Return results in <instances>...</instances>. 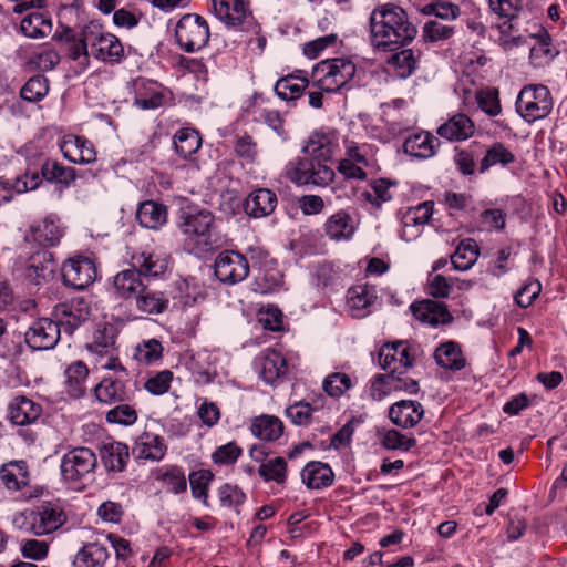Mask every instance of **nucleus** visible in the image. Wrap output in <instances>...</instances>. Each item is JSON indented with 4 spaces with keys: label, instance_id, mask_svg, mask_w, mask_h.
<instances>
[{
    "label": "nucleus",
    "instance_id": "nucleus-1",
    "mask_svg": "<svg viewBox=\"0 0 567 567\" xmlns=\"http://www.w3.org/2000/svg\"><path fill=\"white\" fill-rule=\"evenodd\" d=\"M416 34V27L401 7L383 4L370 14L371 44L378 51H395L412 42Z\"/></svg>",
    "mask_w": 567,
    "mask_h": 567
},
{
    "label": "nucleus",
    "instance_id": "nucleus-2",
    "mask_svg": "<svg viewBox=\"0 0 567 567\" xmlns=\"http://www.w3.org/2000/svg\"><path fill=\"white\" fill-rule=\"evenodd\" d=\"M216 218L205 208L186 206L178 216V229L192 246L207 250L216 241Z\"/></svg>",
    "mask_w": 567,
    "mask_h": 567
},
{
    "label": "nucleus",
    "instance_id": "nucleus-3",
    "mask_svg": "<svg viewBox=\"0 0 567 567\" xmlns=\"http://www.w3.org/2000/svg\"><path fill=\"white\" fill-rule=\"evenodd\" d=\"M66 522V514L58 502H42L33 508L17 513L12 524L14 528L43 536L59 529Z\"/></svg>",
    "mask_w": 567,
    "mask_h": 567
},
{
    "label": "nucleus",
    "instance_id": "nucleus-4",
    "mask_svg": "<svg viewBox=\"0 0 567 567\" xmlns=\"http://www.w3.org/2000/svg\"><path fill=\"white\" fill-rule=\"evenodd\" d=\"M97 457L93 450L85 446L73 447L61 458L62 480L72 485H84L94 478Z\"/></svg>",
    "mask_w": 567,
    "mask_h": 567
},
{
    "label": "nucleus",
    "instance_id": "nucleus-5",
    "mask_svg": "<svg viewBox=\"0 0 567 567\" xmlns=\"http://www.w3.org/2000/svg\"><path fill=\"white\" fill-rule=\"evenodd\" d=\"M285 175L288 179L299 186H327L334 178V172L326 163L303 155L290 161L285 168Z\"/></svg>",
    "mask_w": 567,
    "mask_h": 567
},
{
    "label": "nucleus",
    "instance_id": "nucleus-6",
    "mask_svg": "<svg viewBox=\"0 0 567 567\" xmlns=\"http://www.w3.org/2000/svg\"><path fill=\"white\" fill-rule=\"evenodd\" d=\"M355 64L344 58L323 60L313 69L317 85L326 93H333L343 87L355 74Z\"/></svg>",
    "mask_w": 567,
    "mask_h": 567
},
{
    "label": "nucleus",
    "instance_id": "nucleus-7",
    "mask_svg": "<svg viewBox=\"0 0 567 567\" xmlns=\"http://www.w3.org/2000/svg\"><path fill=\"white\" fill-rule=\"evenodd\" d=\"M517 113L528 123L546 117L553 109L548 89L542 84H529L522 89L516 100Z\"/></svg>",
    "mask_w": 567,
    "mask_h": 567
},
{
    "label": "nucleus",
    "instance_id": "nucleus-8",
    "mask_svg": "<svg viewBox=\"0 0 567 567\" xmlns=\"http://www.w3.org/2000/svg\"><path fill=\"white\" fill-rule=\"evenodd\" d=\"M175 37L179 48L185 52L198 51L209 40L208 23L199 14H184L176 23Z\"/></svg>",
    "mask_w": 567,
    "mask_h": 567
},
{
    "label": "nucleus",
    "instance_id": "nucleus-9",
    "mask_svg": "<svg viewBox=\"0 0 567 567\" xmlns=\"http://www.w3.org/2000/svg\"><path fill=\"white\" fill-rule=\"evenodd\" d=\"M97 276L94 261L89 257L70 258L63 264L62 278L66 286L82 290L92 285Z\"/></svg>",
    "mask_w": 567,
    "mask_h": 567
},
{
    "label": "nucleus",
    "instance_id": "nucleus-10",
    "mask_svg": "<svg viewBox=\"0 0 567 567\" xmlns=\"http://www.w3.org/2000/svg\"><path fill=\"white\" fill-rule=\"evenodd\" d=\"M89 303L83 298H73L54 307L53 316L61 330L72 334L90 317Z\"/></svg>",
    "mask_w": 567,
    "mask_h": 567
},
{
    "label": "nucleus",
    "instance_id": "nucleus-11",
    "mask_svg": "<svg viewBox=\"0 0 567 567\" xmlns=\"http://www.w3.org/2000/svg\"><path fill=\"white\" fill-rule=\"evenodd\" d=\"M215 275L226 284H237L243 281L249 274L247 259L236 251L220 252L214 264Z\"/></svg>",
    "mask_w": 567,
    "mask_h": 567
},
{
    "label": "nucleus",
    "instance_id": "nucleus-12",
    "mask_svg": "<svg viewBox=\"0 0 567 567\" xmlns=\"http://www.w3.org/2000/svg\"><path fill=\"white\" fill-rule=\"evenodd\" d=\"M24 337L32 350H51L60 340L61 329L54 320L41 318L32 323Z\"/></svg>",
    "mask_w": 567,
    "mask_h": 567
},
{
    "label": "nucleus",
    "instance_id": "nucleus-13",
    "mask_svg": "<svg viewBox=\"0 0 567 567\" xmlns=\"http://www.w3.org/2000/svg\"><path fill=\"white\" fill-rule=\"evenodd\" d=\"M378 363L381 369L389 370V373L402 374L412 367L413 358L406 343L399 341L382 346L378 353Z\"/></svg>",
    "mask_w": 567,
    "mask_h": 567
},
{
    "label": "nucleus",
    "instance_id": "nucleus-14",
    "mask_svg": "<svg viewBox=\"0 0 567 567\" xmlns=\"http://www.w3.org/2000/svg\"><path fill=\"white\" fill-rule=\"evenodd\" d=\"M256 368L260 378L267 384H275L288 372L286 358L280 351L275 349L265 350L256 359Z\"/></svg>",
    "mask_w": 567,
    "mask_h": 567
},
{
    "label": "nucleus",
    "instance_id": "nucleus-15",
    "mask_svg": "<svg viewBox=\"0 0 567 567\" xmlns=\"http://www.w3.org/2000/svg\"><path fill=\"white\" fill-rule=\"evenodd\" d=\"M60 150L63 156L74 164L86 165L96 161L93 143L83 136L65 135L60 143Z\"/></svg>",
    "mask_w": 567,
    "mask_h": 567
},
{
    "label": "nucleus",
    "instance_id": "nucleus-16",
    "mask_svg": "<svg viewBox=\"0 0 567 567\" xmlns=\"http://www.w3.org/2000/svg\"><path fill=\"white\" fill-rule=\"evenodd\" d=\"M378 301L377 290L372 286L358 285L350 288L347 292L348 312L353 318H364L369 316Z\"/></svg>",
    "mask_w": 567,
    "mask_h": 567
},
{
    "label": "nucleus",
    "instance_id": "nucleus-17",
    "mask_svg": "<svg viewBox=\"0 0 567 567\" xmlns=\"http://www.w3.org/2000/svg\"><path fill=\"white\" fill-rule=\"evenodd\" d=\"M132 266L144 277H161L169 270L171 257L163 251H142L131 258Z\"/></svg>",
    "mask_w": 567,
    "mask_h": 567
},
{
    "label": "nucleus",
    "instance_id": "nucleus-18",
    "mask_svg": "<svg viewBox=\"0 0 567 567\" xmlns=\"http://www.w3.org/2000/svg\"><path fill=\"white\" fill-rule=\"evenodd\" d=\"M424 416V408L419 401L401 400L389 409V417L399 427H414Z\"/></svg>",
    "mask_w": 567,
    "mask_h": 567
},
{
    "label": "nucleus",
    "instance_id": "nucleus-19",
    "mask_svg": "<svg viewBox=\"0 0 567 567\" xmlns=\"http://www.w3.org/2000/svg\"><path fill=\"white\" fill-rule=\"evenodd\" d=\"M8 419L16 425L34 423L42 414V406L33 400L20 395L13 398L8 404Z\"/></svg>",
    "mask_w": 567,
    "mask_h": 567
},
{
    "label": "nucleus",
    "instance_id": "nucleus-20",
    "mask_svg": "<svg viewBox=\"0 0 567 567\" xmlns=\"http://www.w3.org/2000/svg\"><path fill=\"white\" fill-rule=\"evenodd\" d=\"M410 308L416 320L432 327L452 321V316L443 302L422 300L412 303Z\"/></svg>",
    "mask_w": 567,
    "mask_h": 567
},
{
    "label": "nucleus",
    "instance_id": "nucleus-21",
    "mask_svg": "<svg viewBox=\"0 0 567 567\" xmlns=\"http://www.w3.org/2000/svg\"><path fill=\"white\" fill-rule=\"evenodd\" d=\"M215 16L230 27L244 24L250 12L244 0H212Z\"/></svg>",
    "mask_w": 567,
    "mask_h": 567
},
{
    "label": "nucleus",
    "instance_id": "nucleus-22",
    "mask_svg": "<svg viewBox=\"0 0 567 567\" xmlns=\"http://www.w3.org/2000/svg\"><path fill=\"white\" fill-rule=\"evenodd\" d=\"M277 195L268 188L252 190L245 200V213L254 218L269 216L277 206Z\"/></svg>",
    "mask_w": 567,
    "mask_h": 567
},
{
    "label": "nucleus",
    "instance_id": "nucleus-23",
    "mask_svg": "<svg viewBox=\"0 0 567 567\" xmlns=\"http://www.w3.org/2000/svg\"><path fill=\"white\" fill-rule=\"evenodd\" d=\"M135 308L144 315H161L169 307V297L165 291L153 289L147 285L134 300Z\"/></svg>",
    "mask_w": 567,
    "mask_h": 567
},
{
    "label": "nucleus",
    "instance_id": "nucleus-24",
    "mask_svg": "<svg viewBox=\"0 0 567 567\" xmlns=\"http://www.w3.org/2000/svg\"><path fill=\"white\" fill-rule=\"evenodd\" d=\"M41 183L38 173H25L14 178H0V205L12 199L14 194L35 189Z\"/></svg>",
    "mask_w": 567,
    "mask_h": 567
},
{
    "label": "nucleus",
    "instance_id": "nucleus-25",
    "mask_svg": "<svg viewBox=\"0 0 567 567\" xmlns=\"http://www.w3.org/2000/svg\"><path fill=\"white\" fill-rule=\"evenodd\" d=\"M92 54L102 61L118 62L124 55L120 40L111 33L94 35L91 43Z\"/></svg>",
    "mask_w": 567,
    "mask_h": 567
},
{
    "label": "nucleus",
    "instance_id": "nucleus-26",
    "mask_svg": "<svg viewBox=\"0 0 567 567\" xmlns=\"http://www.w3.org/2000/svg\"><path fill=\"white\" fill-rule=\"evenodd\" d=\"M94 395L96 400L106 405H115L117 403L130 400V391L125 383L118 379L104 378L94 386Z\"/></svg>",
    "mask_w": 567,
    "mask_h": 567
},
{
    "label": "nucleus",
    "instance_id": "nucleus-27",
    "mask_svg": "<svg viewBox=\"0 0 567 567\" xmlns=\"http://www.w3.org/2000/svg\"><path fill=\"white\" fill-rule=\"evenodd\" d=\"M167 446L164 437L147 431L137 437L133 449L138 458L151 461H161L165 456Z\"/></svg>",
    "mask_w": 567,
    "mask_h": 567
},
{
    "label": "nucleus",
    "instance_id": "nucleus-28",
    "mask_svg": "<svg viewBox=\"0 0 567 567\" xmlns=\"http://www.w3.org/2000/svg\"><path fill=\"white\" fill-rule=\"evenodd\" d=\"M100 456L105 470L114 473L124 471L128 458V446L122 442H105L100 447Z\"/></svg>",
    "mask_w": 567,
    "mask_h": 567
},
{
    "label": "nucleus",
    "instance_id": "nucleus-29",
    "mask_svg": "<svg viewBox=\"0 0 567 567\" xmlns=\"http://www.w3.org/2000/svg\"><path fill=\"white\" fill-rule=\"evenodd\" d=\"M110 558L106 544L92 542L85 544L74 556V567H105Z\"/></svg>",
    "mask_w": 567,
    "mask_h": 567
},
{
    "label": "nucleus",
    "instance_id": "nucleus-30",
    "mask_svg": "<svg viewBox=\"0 0 567 567\" xmlns=\"http://www.w3.org/2000/svg\"><path fill=\"white\" fill-rule=\"evenodd\" d=\"M162 87L150 80H137L135 84L134 104L142 110H154L164 104Z\"/></svg>",
    "mask_w": 567,
    "mask_h": 567
},
{
    "label": "nucleus",
    "instance_id": "nucleus-31",
    "mask_svg": "<svg viewBox=\"0 0 567 567\" xmlns=\"http://www.w3.org/2000/svg\"><path fill=\"white\" fill-rule=\"evenodd\" d=\"M439 141L429 132H419L408 136L403 144L406 154L416 158H429L436 153Z\"/></svg>",
    "mask_w": 567,
    "mask_h": 567
},
{
    "label": "nucleus",
    "instance_id": "nucleus-32",
    "mask_svg": "<svg viewBox=\"0 0 567 567\" xmlns=\"http://www.w3.org/2000/svg\"><path fill=\"white\" fill-rule=\"evenodd\" d=\"M141 274L132 266L116 274L113 278V287L118 297L124 299H134L141 292L145 284L141 279Z\"/></svg>",
    "mask_w": 567,
    "mask_h": 567
},
{
    "label": "nucleus",
    "instance_id": "nucleus-33",
    "mask_svg": "<svg viewBox=\"0 0 567 567\" xmlns=\"http://www.w3.org/2000/svg\"><path fill=\"white\" fill-rule=\"evenodd\" d=\"M420 56L413 49H402L386 59V65L398 78L408 79L417 69Z\"/></svg>",
    "mask_w": 567,
    "mask_h": 567
},
{
    "label": "nucleus",
    "instance_id": "nucleus-34",
    "mask_svg": "<svg viewBox=\"0 0 567 567\" xmlns=\"http://www.w3.org/2000/svg\"><path fill=\"white\" fill-rule=\"evenodd\" d=\"M437 134L447 141H463L474 133V123L465 114H456L439 126Z\"/></svg>",
    "mask_w": 567,
    "mask_h": 567
},
{
    "label": "nucleus",
    "instance_id": "nucleus-35",
    "mask_svg": "<svg viewBox=\"0 0 567 567\" xmlns=\"http://www.w3.org/2000/svg\"><path fill=\"white\" fill-rule=\"evenodd\" d=\"M0 478L9 491H20L29 484L30 476L24 461H11L0 468Z\"/></svg>",
    "mask_w": 567,
    "mask_h": 567
},
{
    "label": "nucleus",
    "instance_id": "nucleus-36",
    "mask_svg": "<svg viewBox=\"0 0 567 567\" xmlns=\"http://www.w3.org/2000/svg\"><path fill=\"white\" fill-rule=\"evenodd\" d=\"M301 478L308 488L319 489L330 486L333 483L334 475L328 464L310 462L302 470Z\"/></svg>",
    "mask_w": 567,
    "mask_h": 567
},
{
    "label": "nucleus",
    "instance_id": "nucleus-37",
    "mask_svg": "<svg viewBox=\"0 0 567 567\" xmlns=\"http://www.w3.org/2000/svg\"><path fill=\"white\" fill-rule=\"evenodd\" d=\"M324 231L332 240H348L353 236L355 225L348 213L339 210L328 218L324 224Z\"/></svg>",
    "mask_w": 567,
    "mask_h": 567
},
{
    "label": "nucleus",
    "instance_id": "nucleus-38",
    "mask_svg": "<svg viewBox=\"0 0 567 567\" xmlns=\"http://www.w3.org/2000/svg\"><path fill=\"white\" fill-rule=\"evenodd\" d=\"M336 150L337 144L330 135L315 133L302 148V152L303 154L324 163L334 155Z\"/></svg>",
    "mask_w": 567,
    "mask_h": 567
},
{
    "label": "nucleus",
    "instance_id": "nucleus-39",
    "mask_svg": "<svg viewBox=\"0 0 567 567\" xmlns=\"http://www.w3.org/2000/svg\"><path fill=\"white\" fill-rule=\"evenodd\" d=\"M136 218L141 226L148 229H158L166 223L167 209L161 204L147 200L140 205Z\"/></svg>",
    "mask_w": 567,
    "mask_h": 567
},
{
    "label": "nucleus",
    "instance_id": "nucleus-40",
    "mask_svg": "<svg viewBox=\"0 0 567 567\" xmlns=\"http://www.w3.org/2000/svg\"><path fill=\"white\" fill-rule=\"evenodd\" d=\"M89 369L82 361L71 363L65 370V386L69 395L81 398L86 391Z\"/></svg>",
    "mask_w": 567,
    "mask_h": 567
},
{
    "label": "nucleus",
    "instance_id": "nucleus-41",
    "mask_svg": "<svg viewBox=\"0 0 567 567\" xmlns=\"http://www.w3.org/2000/svg\"><path fill=\"white\" fill-rule=\"evenodd\" d=\"M436 363L449 370H461L465 367V359L460 346L454 341H447L436 348L434 352Z\"/></svg>",
    "mask_w": 567,
    "mask_h": 567
},
{
    "label": "nucleus",
    "instance_id": "nucleus-42",
    "mask_svg": "<svg viewBox=\"0 0 567 567\" xmlns=\"http://www.w3.org/2000/svg\"><path fill=\"white\" fill-rule=\"evenodd\" d=\"M174 145L176 153L184 159L195 155L202 146L199 133L190 127L179 128L174 134Z\"/></svg>",
    "mask_w": 567,
    "mask_h": 567
},
{
    "label": "nucleus",
    "instance_id": "nucleus-43",
    "mask_svg": "<svg viewBox=\"0 0 567 567\" xmlns=\"http://www.w3.org/2000/svg\"><path fill=\"white\" fill-rule=\"evenodd\" d=\"M480 256L476 241L472 238L462 240L455 252L451 256V262L455 270L465 271L471 269Z\"/></svg>",
    "mask_w": 567,
    "mask_h": 567
},
{
    "label": "nucleus",
    "instance_id": "nucleus-44",
    "mask_svg": "<svg viewBox=\"0 0 567 567\" xmlns=\"http://www.w3.org/2000/svg\"><path fill=\"white\" fill-rule=\"evenodd\" d=\"M251 433L264 441H276L284 433V423L274 415L256 417L250 426Z\"/></svg>",
    "mask_w": 567,
    "mask_h": 567
},
{
    "label": "nucleus",
    "instance_id": "nucleus-45",
    "mask_svg": "<svg viewBox=\"0 0 567 567\" xmlns=\"http://www.w3.org/2000/svg\"><path fill=\"white\" fill-rule=\"evenodd\" d=\"M20 30L28 38L42 39L51 33L52 22L43 13L32 12L23 18Z\"/></svg>",
    "mask_w": 567,
    "mask_h": 567
},
{
    "label": "nucleus",
    "instance_id": "nucleus-46",
    "mask_svg": "<svg viewBox=\"0 0 567 567\" xmlns=\"http://www.w3.org/2000/svg\"><path fill=\"white\" fill-rule=\"evenodd\" d=\"M115 328L112 324L99 326L93 340L86 346L87 350L97 355H109L115 346Z\"/></svg>",
    "mask_w": 567,
    "mask_h": 567
},
{
    "label": "nucleus",
    "instance_id": "nucleus-47",
    "mask_svg": "<svg viewBox=\"0 0 567 567\" xmlns=\"http://www.w3.org/2000/svg\"><path fill=\"white\" fill-rule=\"evenodd\" d=\"M34 240L42 245L54 246L62 237V228L52 217H45L31 227Z\"/></svg>",
    "mask_w": 567,
    "mask_h": 567
},
{
    "label": "nucleus",
    "instance_id": "nucleus-48",
    "mask_svg": "<svg viewBox=\"0 0 567 567\" xmlns=\"http://www.w3.org/2000/svg\"><path fill=\"white\" fill-rule=\"evenodd\" d=\"M52 274L53 261L50 252L41 251L31 257L30 264L27 267V276L30 280L39 285L41 280H45Z\"/></svg>",
    "mask_w": 567,
    "mask_h": 567
},
{
    "label": "nucleus",
    "instance_id": "nucleus-49",
    "mask_svg": "<svg viewBox=\"0 0 567 567\" xmlns=\"http://www.w3.org/2000/svg\"><path fill=\"white\" fill-rule=\"evenodd\" d=\"M309 86L308 80L302 76L289 74L279 79L275 84V92L282 100H296Z\"/></svg>",
    "mask_w": 567,
    "mask_h": 567
},
{
    "label": "nucleus",
    "instance_id": "nucleus-50",
    "mask_svg": "<svg viewBox=\"0 0 567 567\" xmlns=\"http://www.w3.org/2000/svg\"><path fill=\"white\" fill-rule=\"evenodd\" d=\"M42 177L50 183H59L69 186L76 178L73 167L63 166L56 161L48 159L41 167Z\"/></svg>",
    "mask_w": 567,
    "mask_h": 567
},
{
    "label": "nucleus",
    "instance_id": "nucleus-51",
    "mask_svg": "<svg viewBox=\"0 0 567 567\" xmlns=\"http://www.w3.org/2000/svg\"><path fill=\"white\" fill-rule=\"evenodd\" d=\"M156 480L162 482L174 494L183 493L187 488L185 473L176 466L158 470Z\"/></svg>",
    "mask_w": 567,
    "mask_h": 567
},
{
    "label": "nucleus",
    "instance_id": "nucleus-52",
    "mask_svg": "<svg viewBox=\"0 0 567 567\" xmlns=\"http://www.w3.org/2000/svg\"><path fill=\"white\" fill-rule=\"evenodd\" d=\"M105 420L110 424L130 426L137 421V410L127 401L117 403L106 412Z\"/></svg>",
    "mask_w": 567,
    "mask_h": 567
},
{
    "label": "nucleus",
    "instance_id": "nucleus-53",
    "mask_svg": "<svg viewBox=\"0 0 567 567\" xmlns=\"http://www.w3.org/2000/svg\"><path fill=\"white\" fill-rule=\"evenodd\" d=\"M163 354V347L156 339H147L137 343L134 348L133 358L143 364H152L159 360Z\"/></svg>",
    "mask_w": 567,
    "mask_h": 567
},
{
    "label": "nucleus",
    "instance_id": "nucleus-54",
    "mask_svg": "<svg viewBox=\"0 0 567 567\" xmlns=\"http://www.w3.org/2000/svg\"><path fill=\"white\" fill-rule=\"evenodd\" d=\"M49 92V82L43 75L30 78L20 90V96L28 102H39Z\"/></svg>",
    "mask_w": 567,
    "mask_h": 567
},
{
    "label": "nucleus",
    "instance_id": "nucleus-55",
    "mask_svg": "<svg viewBox=\"0 0 567 567\" xmlns=\"http://www.w3.org/2000/svg\"><path fill=\"white\" fill-rule=\"evenodd\" d=\"M515 161L514 154L505 147L502 143H495L487 150L485 156L481 162V172L487 171L491 166L496 164L507 165Z\"/></svg>",
    "mask_w": 567,
    "mask_h": 567
},
{
    "label": "nucleus",
    "instance_id": "nucleus-56",
    "mask_svg": "<svg viewBox=\"0 0 567 567\" xmlns=\"http://www.w3.org/2000/svg\"><path fill=\"white\" fill-rule=\"evenodd\" d=\"M475 99L478 107L488 116H496L502 107L498 97V91L495 87H485L475 92Z\"/></svg>",
    "mask_w": 567,
    "mask_h": 567
},
{
    "label": "nucleus",
    "instance_id": "nucleus-57",
    "mask_svg": "<svg viewBox=\"0 0 567 567\" xmlns=\"http://www.w3.org/2000/svg\"><path fill=\"white\" fill-rule=\"evenodd\" d=\"M258 473L265 481H275L278 484H282L287 477V462L284 457H275L262 463Z\"/></svg>",
    "mask_w": 567,
    "mask_h": 567
},
{
    "label": "nucleus",
    "instance_id": "nucleus-58",
    "mask_svg": "<svg viewBox=\"0 0 567 567\" xmlns=\"http://www.w3.org/2000/svg\"><path fill=\"white\" fill-rule=\"evenodd\" d=\"M355 164H360L364 167L374 165V152L370 144H357L354 142L347 143L346 156Z\"/></svg>",
    "mask_w": 567,
    "mask_h": 567
},
{
    "label": "nucleus",
    "instance_id": "nucleus-59",
    "mask_svg": "<svg viewBox=\"0 0 567 567\" xmlns=\"http://www.w3.org/2000/svg\"><path fill=\"white\" fill-rule=\"evenodd\" d=\"M395 391V375L393 373L375 375L369 386V395L375 400H383L389 393Z\"/></svg>",
    "mask_w": 567,
    "mask_h": 567
},
{
    "label": "nucleus",
    "instance_id": "nucleus-60",
    "mask_svg": "<svg viewBox=\"0 0 567 567\" xmlns=\"http://www.w3.org/2000/svg\"><path fill=\"white\" fill-rule=\"evenodd\" d=\"M455 33L452 25L443 24L439 21H427L422 31V38L425 42H440L451 39Z\"/></svg>",
    "mask_w": 567,
    "mask_h": 567
},
{
    "label": "nucleus",
    "instance_id": "nucleus-61",
    "mask_svg": "<svg viewBox=\"0 0 567 567\" xmlns=\"http://www.w3.org/2000/svg\"><path fill=\"white\" fill-rule=\"evenodd\" d=\"M381 444L386 450L409 451L416 445L414 437H408L399 431L391 429L381 436Z\"/></svg>",
    "mask_w": 567,
    "mask_h": 567
},
{
    "label": "nucleus",
    "instance_id": "nucleus-62",
    "mask_svg": "<svg viewBox=\"0 0 567 567\" xmlns=\"http://www.w3.org/2000/svg\"><path fill=\"white\" fill-rule=\"evenodd\" d=\"M173 381V373L169 370H163L150 377L144 388L153 395H162L166 393Z\"/></svg>",
    "mask_w": 567,
    "mask_h": 567
},
{
    "label": "nucleus",
    "instance_id": "nucleus-63",
    "mask_svg": "<svg viewBox=\"0 0 567 567\" xmlns=\"http://www.w3.org/2000/svg\"><path fill=\"white\" fill-rule=\"evenodd\" d=\"M218 496L221 506L225 507H237L241 505L246 499V495L237 485H231L228 483L223 484L218 488Z\"/></svg>",
    "mask_w": 567,
    "mask_h": 567
},
{
    "label": "nucleus",
    "instance_id": "nucleus-64",
    "mask_svg": "<svg viewBox=\"0 0 567 567\" xmlns=\"http://www.w3.org/2000/svg\"><path fill=\"white\" fill-rule=\"evenodd\" d=\"M350 386L351 379L346 373H332L322 383L323 390L331 396H340Z\"/></svg>",
    "mask_w": 567,
    "mask_h": 567
}]
</instances>
